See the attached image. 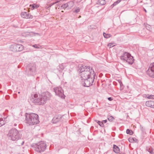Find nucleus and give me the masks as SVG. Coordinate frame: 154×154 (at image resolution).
Here are the masks:
<instances>
[{
    "label": "nucleus",
    "mask_w": 154,
    "mask_h": 154,
    "mask_svg": "<svg viewBox=\"0 0 154 154\" xmlns=\"http://www.w3.org/2000/svg\"><path fill=\"white\" fill-rule=\"evenodd\" d=\"M78 71L82 79H86L91 77H94L95 75L94 70L88 66L83 65L79 67Z\"/></svg>",
    "instance_id": "obj_1"
},
{
    "label": "nucleus",
    "mask_w": 154,
    "mask_h": 154,
    "mask_svg": "<svg viewBox=\"0 0 154 154\" xmlns=\"http://www.w3.org/2000/svg\"><path fill=\"white\" fill-rule=\"evenodd\" d=\"M51 96V93L46 91L42 93L39 97H38L37 94H34L31 100L35 105H42L45 103L47 100L50 99Z\"/></svg>",
    "instance_id": "obj_2"
},
{
    "label": "nucleus",
    "mask_w": 154,
    "mask_h": 154,
    "mask_svg": "<svg viewBox=\"0 0 154 154\" xmlns=\"http://www.w3.org/2000/svg\"><path fill=\"white\" fill-rule=\"evenodd\" d=\"M26 122L29 125H33L38 124L39 122L38 115L35 113H31L25 114Z\"/></svg>",
    "instance_id": "obj_3"
},
{
    "label": "nucleus",
    "mask_w": 154,
    "mask_h": 154,
    "mask_svg": "<svg viewBox=\"0 0 154 154\" xmlns=\"http://www.w3.org/2000/svg\"><path fill=\"white\" fill-rule=\"evenodd\" d=\"M9 138L13 141H15L20 139L22 135L19 133L17 129L12 128L9 131L8 134Z\"/></svg>",
    "instance_id": "obj_4"
},
{
    "label": "nucleus",
    "mask_w": 154,
    "mask_h": 154,
    "mask_svg": "<svg viewBox=\"0 0 154 154\" xmlns=\"http://www.w3.org/2000/svg\"><path fill=\"white\" fill-rule=\"evenodd\" d=\"M120 59L125 61L130 64H132L134 62V59L131 54L126 52H124L120 57Z\"/></svg>",
    "instance_id": "obj_5"
},
{
    "label": "nucleus",
    "mask_w": 154,
    "mask_h": 154,
    "mask_svg": "<svg viewBox=\"0 0 154 154\" xmlns=\"http://www.w3.org/2000/svg\"><path fill=\"white\" fill-rule=\"evenodd\" d=\"M35 151L39 153H41L44 152L46 148V144L43 141H41L33 145Z\"/></svg>",
    "instance_id": "obj_6"
},
{
    "label": "nucleus",
    "mask_w": 154,
    "mask_h": 154,
    "mask_svg": "<svg viewBox=\"0 0 154 154\" xmlns=\"http://www.w3.org/2000/svg\"><path fill=\"white\" fill-rule=\"evenodd\" d=\"M53 90L56 95L62 99L65 98V96L63 93V91L61 87H58L54 88Z\"/></svg>",
    "instance_id": "obj_7"
},
{
    "label": "nucleus",
    "mask_w": 154,
    "mask_h": 154,
    "mask_svg": "<svg viewBox=\"0 0 154 154\" xmlns=\"http://www.w3.org/2000/svg\"><path fill=\"white\" fill-rule=\"evenodd\" d=\"M95 76L94 77H91L86 79H82L84 80L83 85L86 87H89L92 85L93 83Z\"/></svg>",
    "instance_id": "obj_8"
},
{
    "label": "nucleus",
    "mask_w": 154,
    "mask_h": 154,
    "mask_svg": "<svg viewBox=\"0 0 154 154\" xmlns=\"http://www.w3.org/2000/svg\"><path fill=\"white\" fill-rule=\"evenodd\" d=\"M146 73L149 76L154 78V63L150 65Z\"/></svg>",
    "instance_id": "obj_9"
},
{
    "label": "nucleus",
    "mask_w": 154,
    "mask_h": 154,
    "mask_svg": "<svg viewBox=\"0 0 154 154\" xmlns=\"http://www.w3.org/2000/svg\"><path fill=\"white\" fill-rule=\"evenodd\" d=\"M29 72L30 75H34L36 72V65L35 63H30L28 66Z\"/></svg>",
    "instance_id": "obj_10"
},
{
    "label": "nucleus",
    "mask_w": 154,
    "mask_h": 154,
    "mask_svg": "<svg viewBox=\"0 0 154 154\" xmlns=\"http://www.w3.org/2000/svg\"><path fill=\"white\" fill-rule=\"evenodd\" d=\"M21 16L23 18L26 19H32V15H31L29 13L25 12H22Z\"/></svg>",
    "instance_id": "obj_11"
},
{
    "label": "nucleus",
    "mask_w": 154,
    "mask_h": 154,
    "mask_svg": "<svg viewBox=\"0 0 154 154\" xmlns=\"http://www.w3.org/2000/svg\"><path fill=\"white\" fill-rule=\"evenodd\" d=\"M62 118V116L61 115H58V116H54L52 120V122L54 123H56L60 121Z\"/></svg>",
    "instance_id": "obj_12"
},
{
    "label": "nucleus",
    "mask_w": 154,
    "mask_h": 154,
    "mask_svg": "<svg viewBox=\"0 0 154 154\" xmlns=\"http://www.w3.org/2000/svg\"><path fill=\"white\" fill-rule=\"evenodd\" d=\"M146 105L148 107L154 108V101L152 100L147 101L146 102Z\"/></svg>",
    "instance_id": "obj_13"
},
{
    "label": "nucleus",
    "mask_w": 154,
    "mask_h": 154,
    "mask_svg": "<svg viewBox=\"0 0 154 154\" xmlns=\"http://www.w3.org/2000/svg\"><path fill=\"white\" fill-rule=\"evenodd\" d=\"M17 52H19L22 51L23 48V46L21 44H16Z\"/></svg>",
    "instance_id": "obj_14"
},
{
    "label": "nucleus",
    "mask_w": 154,
    "mask_h": 154,
    "mask_svg": "<svg viewBox=\"0 0 154 154\" xmlns=\"http://www.w3.org/2000/svg\"><path fill=\"white\" fill-rule=\"evenodd\" d=\"M70 5H72V6H71V7L73 6V3L72 2H69L61 6V7L63 9H65L67 8Z\"/></svg>",
    "instance_id": "obj_15"
},
{
    "label": "nucleus",
    "mask_w": 154,
    "mask_h": 154,
    "mask_svg": "<svg viewBox=\"0 0 154 154\" xmlns=\"http://www.w3.org/2000/svg\"><path fill=\"white\" fill-rule=\"evenodd\" d=\"M10 49L11 51L14 52H17L16 44H14L11 45L10 47Z\"/></svg>",
    "instance_id": "obj_16"
},
{
    "label": "nucleus",
    "mask_w": 154,
    "mask_h": 154,
    "mask_svg": "<svg viewBox=\"0 0 154 154\" xmlns=\"http://www.w3.org/2000/svg\"><path fill=\"white\" fill-rule=\"evenodd\" d=\"M113 149V151L115 152L116 153H118L120 151V149L116 145H114Z\"/></svg>",
    "instance_id": "obj_17"
},
{
    "label": "nucleus",
    "mask_w": 154,
    "mask_h": 154,
    "mask_svg": "<svg viewBox=\"0 0 154 154\" xmlns=\"http://www.w3.org/2000/svg\"><path fill=\"white\" fill-rule=\"evenodd\" d=\"M39 5H38L33 4L32 5H29V7L31 8V9L32 10H33L35 8H37L39 7Z\"/></svg>",
    "instance_id": "obj_18"
},
{
    "label": "nucleus",
    "mask_w": 154,
    "mask_h": 154,
    "mask_svg": "<svg viewBox=\"0 0 154 154\" xmlns=\"http://www.w3.org/2000/svg\"><path fill=\"white\" fill-rule=\"evenodd\" d=\"M144 96L148 99H154V95H149V94L144 95Z\"/></svg>",
    "instance_id": "obj_19"
},
{
    "label": "nucleus",
    "mask_w": 154,
    "mask_h": 154,
    "mask_svg": "<svg viewBox=\"0 0 154 154\" xmlns=\"http://www.w3.org/2000/svg\"><path fill=\"white\" fill-rule=\"evenodd\" d=\"M98 3L101 5H103L106 4V1L105 0H98Z\"/></svg>",
    "instance_id": "obj_20"
},
{
    "label": "nucleus",
    "mask_w": 154,
    "mask_h": 154,
    "mask_svg": "<svg viewBox=\"0 0 154 154\" xmlns=\"http://www.w3.org/2000/svg\"><path fill=\"white\" fill-rule=\"evenodd\" d=\"M146 150L150 154H154V152L152 148H147Z\"/></svg>",
    "instance_id": "obj_21"
},
{
    "label": "nucleus",
    "mask_w": 154,
    "mask_h": 154,
    "mask_svg": "<svg viewBox=\"0 0 154 154\" xmlns=\"http://www.w3.org/2000/svg\"><path fill=\"white\" fill-rule=\"evenodd\" d=\"M129 141L130 142L132 143L133 142H137V140L136 138H129Z\"/></svg>",
    "instance_id": "obj_22"
},
{
    "label": "nucleus",
    "mask_w": 154,
    "mask_h": 154,
    "mask_svg": "<svg viewBox=\"0 0 154 154\" xmlns=\"http://www.w3.org/2000/svg\"><path fill=\"white\" fill-rule=\"evenodd\" d=\"M103 35L105 38H107L110 37L111 36V35L110 34H107L105 32L103 33Z\"/></svg>",
    "instance_id": "obj_23"
},
{
    "label": "nucleus",
    "mask_w": 154,
    "mask_h": 154,
    "mask_svg": "<svg viewBox=\"0 0 154 154\" xmlns=\"http://www.w3.org/2000/svg\"><path fill=\"white\" fill-rule=\"evenodd\" d=\"M126 133L130 135H132L133 134V132L132 130L127 129L126 130Z\"/></svg>",
    "instance_id": "obj_24"
},
{
    "label": "nucleus",
    "mask_w": 154,
    "mask_h": 154,
    "mask_svg": "<svg viewBox=\"0 0 154 154\" xmlns=\"http://www.w3.org/2000/svg\"><path fill=\"white\" fill-rule=\"evenodd\" d=\"M121 1V0H117L116 2H114L111 6L112 7H113L114 6L119 3Z\"/></svg>",
    "instance_id": "obj_25"
},
{
    "label": "nucleus",
    "mask_w": 154,
    "mask_h": 154,
    "mask_svg": "<svg viewBox=\"0 0 154 154\" xmlns=\"http://www.w3.org/2000/svg\"><path fill=\"white\" fill-rule=\"evenodd\" d=\"M4 121L2 118H0V127L4 124Z\"/></svg>",
    "instance_id": "obj_26"
},
{
    "label": "nucleus",
    "mask_w": 154,
    "mask_h": 154,
    "mask_svg": "<svg viewBox=\"0 0 154 154\" xmlns=\"http://www.w3.org/2000/svg\"><path fill=\"white\" fill-rule=\"evenodd\" d=\"M97 123L99 124L100 126L102 127H104V125L103 124V122H101L100 121H98L97 122Z\"/></svg>",
    "instance_id": "obj_27"
},
{
    "label": "nucleus",
    "mask_w": 154,
    "mask_h": 154,
    "mask_svg": "<svg viewBox=\"0 0 154 154\" xmlns=\"http://www.w3.org/2000/svg\"><path fill=\"white\" fill-rule=\"evenodd\" d=\"M32 47L36 48H40L41 47L40 45L37 44L33 45Z\"/></svg>",
    "instance_id": "obj_28"
},
{
    "label": "nucleus",
    "mask_w": 154,
    "mask_h": 154,
    "mask_svg": "<svg viewBox=\"0 0 154 154\" xmlns=\"http://www.w3.org/2000/svg\"><path fill=\"white\" fill-rule=\"evenodd\" d=\"M107 119L109 121L111 122L114 119V118L112 116H108Z\"/></svg>",
    "instance_id": "obj_29"
},
{
    "label": "nucleus",
    "mask_w": 154,
    "mask_h": 154,
    "mask_svg": "<svg viewBox=\"0 0 154 154\" xmlns=\"http://www.w3.org/2000/svg\"><path fill=\"white\" fill-rule=\"evenodd\" d=\"M80 9L79 7L77 8L74 11V12L76 13H78L80 11Z\"/></svg>",
    "instance_id": "obj_30"
},
{
    "label": "nucleus",
    "mask_w": 154,
    "mask_h": 154,
    "mask_svg": "<svg viewBox=\"0 0 154 154\" xmlns=\"http://www.w3.org/2000/svg\"><path fill=\"white\" fill-rule=\"evenodd\" d=\"M108 46L110 48H111V47L114 46V45H113L112 43H109V44H108Z\"/></svg>",
    "instance_id": "obj_31"
},
{
    "label": "nucleus",
    "mask_w": 154,
    "mask_h": 154,
    "mask_svg": "<svg viewBox=\"0 0 154 154\" xmlns=\"http://www.w3.org/2000/svg\"><path fill=\"white\" fill-rule=\"evenodd\" d=\"M146 29H147L149 30L151 29V26H150L149 25H148V26H146Z\"/></svg>",
    "instance_id": "obj_32"
},
{
    "label": "nucleus",
    "mask_w": 154,
    "mask_h": 154,
    "mask_svg": "<svg viewBox=\"0 0 154 154\" xmlns=\"http://www.w3.org/2000/svg\"><path fill=\"white\" fill-rule=\"evenodd\" d=\"M108 100L110 101H112L113 100V98L112 97H109L107 98Z\"/></svg>",
    "instance_id": "obj_33"
},
{
    "label": "nucleus",
    "mask_w": 154,
    "mask_h": 154,
    "mask_svg": "<svg viewBox=\"0 0 154 154\" xmlns=\"http://www.w3.org/2000/svg\"><path fill=\"white\" fill-rule=\"evenodd\" d=\"M60 2L59 1H58V0H57V1L56 2H53L52 3V5H54L58 2Z\"/></svg>",
    "instance_id": "obj_34"
},
{
    "label": "nucleus",
    "mask_w": 154,
    "mask_h": 154,
    "mask_svg": "<svg viewBox=\"0 0 154 154\" xmlns=\"http://www.w3.org/2000/svg\"><path fill=\"white\" fill-rule=\"evenodd\" d=\"M107 122V120H103L102 122L104 123H106Z\"/></svg>",
    "instance_id": "obj_35"
},
{
    "label": "nucleus",
    "mask_w": 154,
    "mask_h": 154,
    "mask_svg": "<svg viewBox=\"0 0 154 154\" xmlns=\"http://www.w3.org/2000/svg\"><path fill=\"white\" fill-rule=\"evenodd\" d=\"M119 82L120 83V86H121V85L122 84V82L121 81H120L119 82Z\"/></svg>",
    "instance_id": "obj_36"
},
{
    "label": "nucleus",
    "mask_w": 154,
    "mask_h": 154,
    "mask_svg": "<svg viewBox=\"0 0 154 154\" xmlns=\"http://www.w3.org/2000/svg\"><path fill=\"white\" fill-rule=\"evenodd\" d=\"M24 141H23L21 143V145H23L24 143Z\"/></svg>",
    "instance_id": "obj_37"
},
{
    "label": "nucleus",
    "mask_w": 154,
    "mask_h": 154,
    "mask_svg": "<svg viewBox=\"0 0 154 154\" xmlns=\"http://www.w3.org/2000/svg\"><path fill=\"white\" fill-rule=\"evenodd\" d=\"M24 141H23L21 143V145H23L24 143Z\"/></svg>",
    "instance_id": "obj_38"
},
{
    "label": "nucleus",
    "mask_w": 154,
    "mask_h": 154,
    "mask_svg": "<svg viewBox=\"0 0 154 154\" xmlns=\"http://www.w3.org/2000/svg\"><path fill=\"white\" fill-rule=\"evenodd\" d=\"M52 5V3H51V4H49V6H50V7L51 6H52V5Z\"/></svg>",
    "instance_id": "obj_39"
},
{
    "label": "nucleus",
    "mask_w": 154,
    "mask_h": 154,
    "mask_svg": "<svg viewBox=\"0 0 154 154\" xmlns=\"http://www.w3.org/2000/svg\"><path fill=\"white\" fill-rule=\"evenodd\" d=\"M144 11L146 12V9H145L144 8Z\"/></svg>",
    "instance_id": "obj_40"
},
{
    "label": "nucleus",
    "mask_w": 154,
    "mask_h": 154,
    "mask_svg": "<svg viewBox=\"0 0 154 154\" xmlns=\"http://www.w3.org/2000/svg\"><path fill=\"white\" fill-rule=\"evenodd\" d=\"M27 33V35H29V34L30 33L29 32H26Z\"/></svg>",
    "instance_id": "obj_41"
},
{
    "label": "nucleus",
    "mask_w": 154,
    "mask_h": 154,
    "mask_svg": "<svg viewBox=\"0 0 154 154\" xmlns=\"http://www.w3.org/2000/svg\"><path fill=\"white\" fill-rule=\"evenodd\" d=\"M17 125V124H14V126H16Z\"/></svg>",
    "instance_id": "obj_42"
},
{
    "label": "nucleus",
    "mask_w": 154,
    "mask_h": 154,
    "mask_svg": "<svg viewBox=\"0 0 154 154\" xmlns=\"http://www.w3.org/2000/svg\"><path fill=\"white\" fill-rule=\"evenodd\" d=\"M18 94H20V92H18Z\"/></svg>",
    "instance_id": "obj_43"
}]
</instances>
